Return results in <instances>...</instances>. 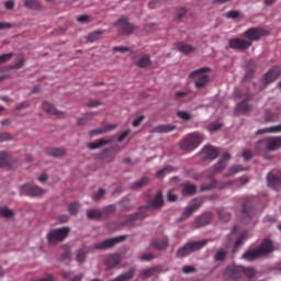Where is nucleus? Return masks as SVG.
<instances>
[{"instance_id": "nucleus-1", "label": "nucleus", "mask_w": 281, "mask_h": 281, "mask_svg": "<svg viewBox=\"0 0 281 281\" xmlns=\"http://www.w3.org/2000/svg\"><path fill=\"white\" fill-rule=\"evenodd\" d=\"M205 137L199 132H192L187 134L179 143L181 150H195L201 144H203Z\"/></svg>"}, {"instance_id": "nucleus-2", "label": "nucleus", "mask_w": 281, "mask_h": 281, "mask_svg": "<svg viewBox=\"0 0 281 281\" xmlns=\"http://www.w3.org/2000/svg\"><path fill=\"white\" fill-rule=\"evenodd\" d=\"M273 251V243L271 240H265L261 246L256 250H248L243 255V259L251 262L261 256H267Z\"/></svg>"}, {"instance_id": "nucleus-3", "label": "nucleus", "mask_w": 281, "mask_h": 281, "mask_svg": "<svg viewBox=\"0 0 281 281\" xmlns=\"http://www.w3.org/2000/svg\"><path fill=\"white\" fill-rule=\"evenodd\" d=\"M69 227L54 228L46 234V240L50 247H55L58 243H63L69 236Z\"/></svg>"}, {"instance_id": "nucleus-4", "label": "nucleus", "mask_w": 281, "mask_h": 281, "mask_svg": "<svg viewBox=\"0 0 281 281\" xmlns=\"http://www.w3.org/2000/svg\"><path fill=\"white\" fill-rule=\"evenodd\" d=\"M20 196H31L32 199H41L45 196L43 188L30 182L23 183L19 188Z\"/></svg>"}, {"instance_id": "nucleus-5", "label": "nucleus", "mask_w": 281, "mask_h": 281, "mask_svg": "<svg viewBox=\"0 0 281 281\" xmlns=\"http://www.w3.org/2000/svg\"><path fill=\"white\" fill-rule=\"evenodd\" d=\"M243 36L248 43H250L251 47L255 42L260 41L263 36H269V31L261 27H250L243 33Z\"/></svg>"}, {"instance_id": "nucleus-6", "label": "nucleus", "mask_w": 281, "mask_h": 281, "mask_svg": "<svg viewBox=\"0 0 281 281\" xmlns=\"http://www.w3.org/2000/svg\"><path fill=\"white\" fill-rule=\"evenodd\" d=\"M205 71H207V68H201L189 75V78L195 82V89H203L210 82V77Z\"/></svg>"}, {"instance_id": "nucleus-7", "label": "nucleus", "mask_w": 281, "mask_h": 281, "mask_svg": "<svg viewBox=\"0 0 281 281\" xmlns=\"http://www.w3.org/2000/svg\"><path fill=\"white\" fill-rule=\"evenodd\" d=\"M206 244H207L206 240L187 244L184 247H182L178 250V257L186 258V256H190V254H192V251H196V249H201V247H204V245H206Z\"/></svg>"}, {"instance_id": "nucleus-8", "label": "nucleus", "mask_w": 281, "mask_h": 281, "mask_svg": "<svg viewBox=\"0 0 281 281\" xmlns=\"http://www.w3.org/2000/svg\"><path fill=\"white\" fill-rule=\"evenodd\" d=\"M258 148H266V150H278V148H281V137H270L265 140H260L258 143Z\"/></svg>"}, {"instance_id": "nucleus-9", "label": "nucleus", "mask_w": 281, "mask_h": 281, "mask_svg": "<svg viewBox=\"0 0 281 281\" xmlns=\"http://www.w3.org/2000/svg\"><path fill=\"white\" fill-rule=\"evenodd\" d=\"M228 47L231 49H237L238 52H245L246 49H249L250 43L244 37H234L228 41Z\"/></svg>"}, {"instance_id": "nucleus-10", "label": "nucleus", "mask_w": 281, "mask_h": 281, "mask_svg": "<svg viewBox=\"0 0 281 281\" xmlns=\"http://www.w3.org/2000/svg\"><path fill=\"white\" fill-rule=\"evenodd\" d=\"M123 240H126V235L104 239L103 241L95 244V249H111V247H114V245H117L119 243H123Z\"/></svg>"}, {"instance_id": "nucleus-11", "label": "nucleus", "mask_w": 281, "mask_h": 281, "mask_svg": "<svg viewBox=\"0 0 281 281\" xmlns=\"http://www.w3.org/2000/svg\"><path fill=\"white\" fill-rule=\"evenodd\" d=\"M201 205H203V200H201V199L193 200L184 209V211L182 213V221H186V218H190V216H192V214H194V212H196V210H199V207H201Z\"/></svg>"}, {"instance_id": "nucleus-12", "label": "nucleus", "mask_w": 281, "mask_h": 281, "mask_svg": "<svg viewBox=\"0 0 281 281\" xmlns=\"http://www.w3.org/2000/svg\"><path fill=\"white\" fill-rule=\"evenodd\" d=\"M42 111L48 113V115H55V117H65V112L58 111L55 105L49 101H43L41 104Z\"/></svg>"}, {"instance_id": "nucleus-13", "label": "nucleus", "mask_w": 281, "mask_h": 281, "mask_svg": "<svg viewBox=\"0 0 281 281\" xmlns=\"http://www.w3.org/2000/svg\"><path fill=\"white\" fill-rule=\"evenodd\" d=\"M243 271H245V267L232 265L228 266L227 269L225 270V276L232 278V280H238Z\"/></svg>"}, {"instance_id": "nucleus-14", "label": "nucleus", "mask_w": 281, "mask_h": 281, "mask_svg": "<svg viewBox=\"0 0 281 281\" xmlns=\"http://www.w3.org/2000/svg\"><path fill=\"white\" fill-rule=\"evenodd\" d=\"M218 157V149L212 146H205L202 149V159L207 161V159H216Z\"/></svg>"}, {"instance_id": "nucleus-15", "label": "nucleus", "mask_w": 281, "mask_h": 281, "mask_svg": "<svg viewBox=\"0 0 281 281\" xmlns=\"http://www.w3.org/2000/svg\"><path fill=\"white\" fill-rule=\"evenodd\" d=\"M116 26L119 27L121 34H131L135 30V25L128 23V20L121 19L117 21Z\"/></svg>"}, {"instance_id": "nucleus-16", "label": "nucleus", "mask_w": 281, "mask_h": 281, "mask_svg": "<svg viewBox=\"0 0 281 281\" xmlns=\"http://www.w3.org/2000/svg\"><path fill=\"white\" fill-rule=\"evenodd\" d=\"M147 207L148 210H159V207H164V194L158 192Z\"/></svg>"}, {"instance_id": "nucleus-17", "label": "nucleus", "mask_w": 281, "mask_h": 281, "mask_svg": "<svg viewBox=\"0 0 281 281\" xmlns=\"http://www.w3.org/2000/svg\"><path fill=\"white\" fill-rule=\"evenodd\" d=\"M111 139L100 138L95 142H91L87 144V148L89 150H98V148H102V146H106V144H111Z\"/></svg>"}, {"instance_id": "nucleus-18", "label": "nucleus", "mask_w": 281, "mask_h": 281, "mask_svg": "<svg viewBox=\"0 0 281 281\" xmlns=\"http://www.w3.org/2000/svg\"><path fill=\"white\" fill-rule=\"evenodd\" d=\"M117 128L116 124H106L98 130L90 131V135H104V133H111V131H115Z\"/></svg>"}, {"instance_id": "nucleus-19", "label": "nucleus", "mask_w": 281, "mask_h": 281, "mask_svg": "<svg viewBox=\"0 0 281 281\" xmlns=\"http://www.w3.org/2000/svg\"><path fill=\"white\" fill-rule=\"evenodd\" d=\"M172 131H177V125L160 124L153 128V133H172Z\"/></svg>"}, {"instance_id": "nucleus-20", "label": "nucleus", "mask_w": 281, "mask_h": 281, "mask_svg": "<svg viewBox=\"0 0 281 281\" xmlns=\"http://www.w3.org/2000/svg\"><path fill=\"white\" fill-rule=\"evenodd\" d=\"M229 161V154H226L222 157V159L213 167V172H221V170H225L227 168V164Z\"/></svg>"}, {"instance_id": "nucleus-21", "label": "nucleus", "mask_w": 281, "mask_h": 281, "mask_svg": "<svg viewBox=\"0 0 281 281\" xmlns=\"http://www.w3.org/2000/svg\"><path fill=\"white\" fill-rule=\"evenodd\" d=\"M135 65L137 67H148L150 65V57L148 55H139L135 59Z\"/></svg>"}, {"instance_id": "nucleus-22", "label": "nucleus", "mask_w": 281, "mask_h": 281, "mask_svg": "<svg viewBox=\"0 0 281 281\" xmlns=\"http://www.w3.org/2000/svg\"><path fill=\"white\" fill-rule=\"evenodd\" d=\"M176 49L181 52V54H192V52H194V47L184 43H176Z\"/></svg>"}, {"instance_id": "nucleus-23", "label": "nucleus", "mask_w": 281, "mask_h": 281, "mask_svg": "<svg viewBox=\"0 0 281 281\" xmlns=\"http://www.w3.org/2000/svg\"><path fill=\"white\" fill-rule=\"evenodd\" d=\"M245 68L248 71L245 76V80H249V78L254 76V69H256V64L254 63V60H246Z\"/></svg>"}, {"instance_id": "nucleus-24", "label": "nucleus", "mask_w": 281, "mask_h": 281, "mask_svg": "<svg viewBox=\"0 0 281 281\" xmlns=\"http://www.w3.org/2000/svg\"><path fill=\"white\" fill-rule=\"evenodd\" d=\"M182 194L183 196H190L192 194H196V187L190 183H184L182 186Z\"/></svg>"}, {"instance_id": "nucleus-25", "label": "nucleus", "mask_w": 281, "mask_h": 281, "mask_svg": "<svg viewBox=\"0 0 281 281\" xmlns=\"http://www.w3.org/2000/svg\"><path fill=\"white\" fill-rule=\"evenodd\" d=\"M149 181L150 179H148V177H143L132 184V190H139L142 188H145V186L149 183Z\"/></svg>"}, {"instance_id": "nucleus-26", "label": "nucleus", "mask_w": 281, "mask_h": 281, "mask_svg": "<svg viewBox=\"0 0 281 281\" xmlns=\"http://www.w3.org/2000/svg\"><path fill=\"white\" fill-rule=\"evenodd\" d=\"M274 80H278L277 71L270 70L263 76L265 85H271V82H274Z\"/></svg>"}, {"instance_id": "nucleus-27", "label": "nucleus", "mask_w": 281, "mask_h": 281, "mask_svg": "<svg viewBox=\"0 0 281 281\" xmlns=\"http://www.w3.org/2000/svg\"><path fill=\"white\" fill-rule=\"evenodd\" d=\"M94 116L95 114L93 112L86 113L77 120L78 126H85L89 121L93 120Z\"/></svg>"}, {"instance_id": "nucleus-28", "label": "nucleus", "mask_w": 281, "mask_h": 281, "mask_svg": "<svg viewBox=\"0 0 281 281\" xmlns=\"http://www.w3.org/2000/svg\"><path fill=\"white\" fill-rule=\"evenodd\" d=\"M24 8H27V10H41L42 5L38 0H24Z\"/></svg>"}, {"instance_id": "nucleus-29", "label": "nucleus", "mask_w": 281, "mask_h": 281, "mask_svg": "<svg viewBox=\"0 0 281 281\" xmlns=\"http://www.w3.org/2000/svg\"><path fill=\"white\" fill-rule=\"evenodd\" d=\"M153 247L155 249L161 250V249H166L168 247V239L167 238H162V239H155L151 243Z\"/></svg>"}, {"instance_id": "nucleus-30", "label": "nucleus", "mask_w": 281, "mask_h": 281, "mask_svg": "<svg viewBox=\"0 0 281 281\" xmlns=\"http://www.w3.org/2000/svg\"><path fill=\"white\" fill-rule=\"evenodd\" d=\"M120 262H122V257H120V255H111L108 258L106 265L108 267H117Z\"/></svg>"}, {"instance_id": "nucleus-31", "label": "nucleus", "mask_w": 281, "mask_h": 281, "mask_svg": "<svg viewBox=\"0 0 281 281\" xmlns=\"http://www.w3.org/2000/svg\"><path fill=\"white\" fill-rule=\"evenodd\" d=\"M0 216H3V218H14V210L2 206L0 207Z\"/></svg>"}, {"instance_id": "nucleus-32", "label": "nucleus", "mask_w": 281, "mask_h": 281, "mask_svg": "<svg viewBox=\"0 0 281 281\" xmlns=\"http://www.w3.org/2000/svg\"><path fill=\"white\" fill-rule=\"evenodd\" d=\"M87 217L92 220V221H98V218L102 217V211L94 209V210H89L87 212Z\"/></svg>"}, {"instance_id": "nucleus-33", "label": "nucleus", "mask_w": 281, "mask_h": 281, "mask_svg": "<svg viewBox=\"0 0 281 281\" xmlns=\"http://www.w3.org/2000/svg\"><path fill=\"white\" fill-rule=\"evenodd\" d=\"M280 177H276L273 175H268V186L270 188H278L280 186Z\"/></svg>"}, {"instance_id": "nucleus-34", "label": "nucleus", "mask_w": 281, "mask_h": 281, "mask_svg": "<svg viewBox=\"0 0 281 281\" xmlns=\"http://www.w3.org/2000/svg\"><path fill=\"white\" fill-rule=\"evenodd\" d=\"M251 108L246 102L238 104L235 109L236 115H243V113H247Z\"/></svg>"}, {"instance_id": "nucleus-35", "label": "nucleus", "mask_w": 281, "mask_h": 281, "mask_svg": "<svg viewBox=\"0 0 281 281\" xmlns=\"http://www.w3.org/2000/svg\"><path fill=\"white\" fill-rule=\"evenodd\" d=\"M75 259L76 262H78L79 265H82V262H85V260H87V252L85 250H77L75 254Z\"/></svg>"}, {"instance_id": "nucleus-36", "label": "nucleus", "mask_w": 281, "mask_h": 281, "mask_svg": "<svg viewBox=\"0 0 281 281\" xmlns=\"http://www.w3.org/2000/svg\"><path fill=\"white\" fill-rule=\"evenodd\" d=\"M176 115L184 122H190V120H192V114L188 111H177Z\"/></svg>"}, {"instance_id": "nucleus-37", "label": "nucleus", "mask_w": 281, "mask_h": 281, "mask_svg": "<svg viewBox=\"0 0 281 281\" xmlns=\"http://www.w3.org/2000/svg\"><path fill=\"white\" fill-rule=\"evenodd\" d=\"M102 31H94L88 35V41L90 43H95V41H100V37L102 36Z\"/></svg>"}, {"instance_id": "nucleus-38", "label": "nucleus", "mask_w": 281, "mask_h": 281, "mask_svg": "<svg viewBox=\"0 0 281 281\" xmlns=\"http://www.w3.org/2000/svg\"><path fill=\"white\" fill-rule=\"evenodd\" d=\"M80 210V203L78 202H72L68 205V212L69 214H71L72 216H76V214H78V211Z\"/></svg>"}, {"instance_id": "nucleus-39", "label": "nucleus", "mask_w": 281, "mask_h": 281, "mask_svg": "<svg viewBox=\"0 0 281 281\" xmlns=\"http://www.w3.org/2000/svg\"><path fill=\"white\" fill-rule=\"evenodd\" d=\"M65 153L63 148H53L48 151V155H50V157H64Z\"/></svg>"}, {"instance_id": "nucleus-40", "label": "nucleus", "mask_w": 281, "mask_h": 281, "mask_svg": "<svg viewBox=\"0 0 281 281\" xmlns=\"http://www.w3.org/2000/svg\"><path fill=\"white\" fill-rule=\"evenodd\" d=\"M10 156L5 151L0 153V168H3V166H8Z\"/></svg>"}, {"instance_id": "nucleus-41", "label": "nucleus", "mask_w": 281, "mask_h": 281, "mask_svg": "<svg viewBox=\"0 0 281 281\" xmlns=\"http://www.w3.org/2000/svg\"><path fill=\"white\" fill-rule=\"evenodd\" d=\"M155 274V269L153 268H145L143 270H140V277L142 278H151V276Z\"/></svg>"}, {"instance_id": "nucleus-42", "label": "nucleus", "mask_w": 281, "mask_h": 281, "mask_svg": "<svg viewBox=\"0 0 281 281\" xmlns=\"http://www.w3.org/2000/svg\"><path fill=\"white\" fill-rule=\"evenodd\" d=\"M245 238H247V233H243L237 240L235 241V246L233 248V251H237L238 247H240L243 245V240H245Z\"/></svg>"}, {"instance_id": "nucleus-43", "label": "nucleus", "mask_w": 281, "mask_h": 281, "mask_svg": "<svg viewBox=\"0 0 281 281\" xmlns=\"http://www.w3.org/2000/svg\"><path fill=\"white\" fill-rule=\"evenodd\" d=\"M106 194V191L104 189H99L92 196L93 201H102L104 199V195Z\"/></svg>"}, {"instance_id": "nucleus-44", "label": "nucleus", "mask_w": 281, "mask_h": 281, "mask_svg": "<svg viewBox=\"0 0 281 281\" xmlns=\"http://www.w3.org/2000/svg\"><path fill=\"white\" fill-rule=\"evenodd\" d=\"M223 127V124L221 123H211L207 126V131H210V133H216V131H221V128Z\"/></svg>"}, {"instance_id": "nucleus-45", "label": "nucleus", "mask_w": 281, "mask_h": 281, "mask_svg": "<svg viewBox=\"0 0 281 281\" xmlns=\"http://www.w3.org/2000/svg\"><path fill=\"white\" fill-rule=\"evenodd\" d=\"M259 133H281V125L271 126L259 131Z\"/></svg>"}, {"instance_id": "nucleus-46", "label": "nucleus", "mask_w": 281, "mask_h": 281, "mask_svg": "<svg viewBox=\"0 0 281 281\" xmlns=\"http://www.w3.org/2000/svg\"><path fill=\"white\" fill-rule=\"evenodd\" d=\"M25 65V58L23 56L18 57L15 65L11 66V69H21Z\"/></svg>"}, {"instance_id": "nucleus-47", "label": "nucleus", "mask_w": 281, "mask_h": 281, "mask_svg": "<svg viewBox=\"0 0 281 281\" xmlns=\"http://www.w3.org/2000/svg\"><path fill=\"white\" fill-rule=\"evenodd\" d=\"M226 19H238L240 16V11L232 10L225 13Z\"/></svg>"}, {"instance_id": "nucleus-48", "label": "nucleus", "mask_w": 281, "mask_h": 281, "mask_svg": "<svg viewBox=\"0 0 281 281\" xmlns=\"http://www.w3.org/2000/svg\"><path fill=\"white\" fill-rule=\"evenodd\" d=\"M168 172H172V168L171 167H166V168L159 170L156 173V177H157V179H164V176L168 175Z\"/></svg>"}, {"instance_id": "nucleus-49", "label": "nucleus", "mask_w": 281, "mask_h": 281, "mask_svg": "<svg viewBox=\"0 0 281 281\" xmlns=\"http://www.w3.org/2000/svg\"><path fill=\"white\" fill-rule=\"evenodd\" d=\"M13 56H14L13 53H8V54L0 55V65H3V63H8V60H12Z\"/></svg>"}, {"instance_id": "nucleus-50", "label": "nucleus", "mask_w": 281, "mask_h": 281, "mask_svg": "<svg viewBox=\"0 0 281 281\" xmlns=\"http://www.w3.org/2000/svg\"><path fill=\"white\" fill-rule=\"evenodd\" d=\"M225 256H227V251L218 250L217 254L215 255V260L217 262H221V261L225 260Z\"/></svg>"}, {"instance_id": "nucleus-51", "label": "nucleus", "mask_w": 281, "mask_h": 281, "mask_svg": "<svg viewBox=\"0 0 281 281\" xmlns=\"http://www.w3.org/2000/svg\"><path fill=\"white\" fill-rule=\"evenodd\" d=\"M241 273H245L247 278H254V276H256V271L252 268H244V270H241Z\"/></svg>"}, {"instance_id": "nucleus-52", "label": "nucleus", "mask_w": 281, "mask_h": 281, "mask_svg": "<svg viewBox=\"0 0 281 281\" xmlns=\"http://www.w3.org/2000/svg\"><path fill=\"white\" fill-rule=\"evenodd\" d=\"M128 135H131V130L122 132L117 137V142H124L128 137Z\"/></svg>"}, {"instance_id": "nucleus-53", "label": "nucleus", "mask_w": 281, "mask_h": 281, "mask_svg": "<svg viewBox=\"0 0 281 281\" xmlns=\"http://www.w3.org/2000/svg\"><path fill=\"white\" fill-rule=\"evenodd\" d=\"M12 27H14V24L0 21V30H12Z\"/></svg>"}, {"instance_id": "nucleus-54", "label": "nucleus", "mask_w": 281, "mask_h": 281, "mask_svg": "<svg viewBox=\"0 0 281 281\" xmlns=\"http://www.w3.org/2000/svg\"><path fill=\"white\" fill-rule=\"evenodd\" d=\"M78 23H89L91 21V16L89 15H79L77 16Z\"/></svg>"}, {"instance_id": "nucleus-55", "label": "nucleus", "mask_w": 281, "mask_h": 281, "mask_svg": "<svg viewBox=\"0 0 281 281\" xmlns=\"http://www.w3.org/2000/svg\"><path fill=\"white\" fill-rule=\"evenodd\" d=\"M49 180V177L47 176V173H41L38 177H37V181L40 183H47V181Z\"/></svg>"}, {"instance_id": "nucleus-56", "label": "nucleus", "mask_w": 281, "mask_h": 281, "mask_svg": "<svg viewBox=\"0 0 281 281\" xmlns=\"http://www.w3.org/2000/svg\"><path fill=\"white\" fill-rule=\"evenodd\" d=\"M143 122H144V115L138 116L133 121L132 126H134V128H137V126H139V124H142Z\"/></svg>"}, {"instance_id": "nucleus-57", "label": "nucleus", "mask_w": 281, "mask_h": 281, "mask_svg": "<svg viewBox=\"0 0 281 281\" xmlns=\"http://www.w3.org/2000/svg\"><path fill=\"white\" fill-rule=\"evenodd\" d=\"M167 199H168V201H170L171 203H173V201H177V195L175 194V191H173V190H170V191L167 193Z\"/></svg>"}, {"instance_id": "nucleus-58", "label": "nucleus", "mask_w": 281, "mask_h": 281, "mask_svg": "<svg viewBox=\"0 0 281 281\" xmlns=\"http://www.w3.org/2000/svg\"><path fill=\"white\" fill-rule=\"evenodd\" d=\"M243 157L246 161H249V159H251V157H254V154L251 153V150L246 149L243 153Z\"/></svg>"}, {"instance_id": "nucleus-59", "label": "nucleus", "mask_w": 281, "mask_h": 281, "mask_svg": "<svg viewBox=\"0 0 281 281\" xmlns=\"http://www.w3.org/2000/svg\"><path fill=\"white\" fill-rule=\"evenodd\" d=\"M243 170H245L243 167L234 166L231 168L229 172H231V175H236L237 172H243Z\"/></svg>"}, {"instance_id": "nucleus-60", "label": "nucleus", "mask_w": 281, "mask_h": 281, "mask_svg": "<svg viewBox=\"0 0 281 281\" xmlns=\"http://www.w3.org/2000/svg\"><path fill=\"white\" fill-rule=\"evenodd\" d=\"M153 258H155V256L150 252H145L139 257L140 260H153Z\"/></svg>"}, {"instance_id": "nucleus-61", "label": "nucleus", "mask_w": 281, "mask_h": 281, "mask_svg": "<svg viewBox=\"0 0 281 281\" xmlns=\"http://www.w3.org/2000/svg\"><path fill=\"white\" fill-rule=\"evenodd\" d=\"M5 10H13L14 9V2L13 0H8L4 2Z\"/></svg>"}, {"instance_id": "nucleus-62", "label": "nucleus", "mask_w": 281, "mask_h": 281, "mask_svg": "<svg viewBox=\"0 0 281 281\" xmlns=\"http://www.w3.org/2000/svg\"><path fill=\"white\" fill-rule=\"evenodd\" d=\"M183 273H193L194 268L192 266H184L182 268Z\"/></svg>"}, {"instance_id": "nucleus-63", "label": "nucleus", "mask_w": 281, "mask_h": 281, "mask_svg": "<svg viewBox=\"0 0 281 281\" xmlns=\"http://www.w3.org/2000/svg\"><path fill=\"white\" fill-rule=\"evenodd\" d=\"M10 139H12V136H10V134H1L0 135L1 142H10Z\"/></svg>"}, {"instance_id": "nucleus-64", "label": "nucleus", "mask_w": 281, "mask_h": 281, "mask_svg": "<svg viewBox=\"0 0 281 281\" xmlns=\"http://www.w3.org/2000/svg\"><path fill=\"white\" fill-rule=\"evenodd\" d=\"M106 214H113L115 212V205L111 204L108 207H105Z\"/></svg>"}]
</instances>
